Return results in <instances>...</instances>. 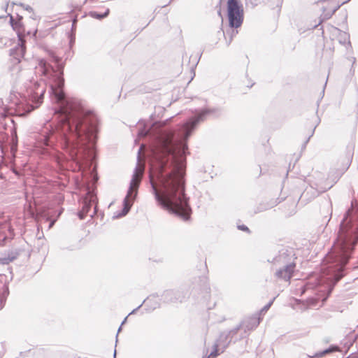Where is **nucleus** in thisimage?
<instances>
[{"mask_svg": "<svg viewBox=\"0 0 358 358\" xmlns=\"http://www.w3.org/2000/svg\"><path fill=\"white\" fill-rule=\"evenodd\" d=\"M54 67L45 59L39 61L40 71L47 80L52 99L58 103L55 120L48 122L42 130L41 141L44 147L66 152L79 162L87 149L94 150L99 138L100 120L95 111L80 100L68 97L64 91V64L61 58L52 56Z\"/></svg>", "mask_w": 358, "mask_h": 358, "instance_id": "1", "label": "nucleus"}, {"mask_svg": "<svg viewBox=\"0 0 358 358\" xmlns=\"http://www.w3.org/2000/svg\"><path fill=\"white\" fill-rule=\"evenodd\" d=\"M217 108L196 110L194 115L178 126L175 142L169 134L157 137L151 146L156 161L151 192L157 204L184 221L190 219L189 198L185 193L187 141L199 124Z\"/></svg>", "mask_w": 358, "mask_h": 358, "instance_id": "2", "label": "nucleus"}, {"mask_svg": "<svg viewBox=\"0 0 358 358\" xmlns=\"http://www.w3.org/2000/svg\"><path fill=\"white\" fill-rule=\"evenodd\" d=\"M355 245L351 241L342 239L335 248L331 264L325 271L327 286L320 292L324 304L331 295L336 283L346 275L347 265L354 251Z\"/></svg>", "mask_w": 358, "mask_h": 358, "instance_id": "3", "label": "nucleus"}, {"mask_svg": "<svg viewBox=\"0 0 358 358\" xmlns=\"http://www.w3.org/2000/svg\"><path fill=\"white\" fill-rule=\"evenodd\" d=\"M26 92L21 96V99L13 101L20 115L25 116L42 103L45 87L38 81L29 80L25 85Z\"/></svg>", "mask_w": 358, "mask_h": 358, "instance_id": "4", "label": "nucleus"}, {"mask_svg": "<svg viewBox=\"0 0 358 358\" xmlns=\"http://www.w3.org/2000/svg\"><path fill=\"white\" fill-rule=\"evenodd\" d=\"M296 259L294 248L289 246H281L278 253L267 261L273 266L278 267L274 275L280 280L286 282L292 278L296 268L295 259Z\"/></svg>", "mask_w": 358, "mask_h": 358, "instance_id": "5", "label": "nucleus"}, {"mask_svg": "<svg viewBox=\"0 0 358 358\" xmlns=\"http://www.w3.org/2000/svg\"><path fill=\"white\" fill-rule=\"evenodd\" d=\"M139 185L140 180L138 178L136 173L135 172L131 180L127 195L123 199L122 209L120 211L117 212L114 214V215L113 216V219L121 218L126 216L128 214V213L130 211L131 208L134 200L137 196Z\"/></svg>", "mask_w": 358, "mask_h": 358, "instance_id": "6", "label": "nucleus"}, {"mask_svg": "<svg viewBox=\"0 0 358 358\" xmlns=\"http://www.w3.org/2000/svg\"><path fill=\"white\" fill-rule=\"evenodd\" d=\"M139 185L140 180L138 178L136 173L135 172L131 180L127 195L123 199L122 209L120 211L117 212L114 214V215L113 216V219L121 218L126 216L128 214V213L130 211L131 208L134 200L137 196Z\"/></svg>", "mask_w": 358, "mask_h": 358, "instance_id": "7", "label": "nucleus"}, {"mask_svg": "<svg viewBox=\"0 0 358 358\" xmlns=\"http://www.w3.org/2000/svg\"><path fill=\"white\" fill-rule=\"evenodd\" d=\"M227 18L230 28L237 29L242 25L244 11L239 0H227Z\"/></svg>", "mask_w": 358, "mask_h": 358, "instance_id": "8", "label": "nucleus"}, {"mask_svg": "<svg viewBox=\"0 0 358 358\" xmlns=\"http://www.w3.org/2000/svg\"><path fill=\"white\" fill-rule=\"evenodd\" d=\"M262 321V318L258 315H254L250 317L245 318L237 327L227 332L226 337H230V340L227 344L223 345V348H225L228 344L231 342L234 336H236L241 329H244V334H247L249 331L255 329Z\"/></svg>", "mask_w": 358, "mask_h": 358, "instance_id": "9", "label": "nucleus"}, {"mask_svg": "<svg viewBox=\"0 0 358 358\" xmlns=\"http://www.w3.org/2000/svg\"><path fill=\"white\" fill-rule=\"evenodd\" d=\"M189 295V289L182 286L176 289H166L161 295V300L164 303H182Z\"/></svg>", "mask_w": 358, "mask_h": 358, "instance_id": "10", "label": "nucleus"}, {"mask_svg": "<svg viewBox=\"0 0 358 358\" xmlns=\"http://www.w3.org/2000/svg\"><path fill=\"white\" fill-rule=\"evenodd\" d=\"M331 186L319 187L317 184L310 185L309 187L306 188L301 194L300 199L305 201H310L313 199L318 196L321 193L329 189Z\"/></svg>", "mask_w": 358, "mask_h": 358, "instance_id": "11", "label": "nucleus"}, {"mask_svg": "<svg viewBox=\"0 0 358 358\" xmlns=\"http://www.w3.org/2000/svg\"><path fill=\"white\" fill-rule=\"evenodd\" d=\"M13 278V274L10 268H8V274L4 273L0 275V281L4 282L3 286L2 287V292H0V310L3 308L6 303V299L9 295V287L8 284L10 281H12Z\"/></svg>", "mask_w": 358, "mask_h": 358, "instance_id": "12", "label": "nucleus"}, {"mask_svg": "<svg viewBox=\"0 0 358 358\" xmlns=\"http://www.w3.org/2000/svg\"><path fill=\"white\" fill-rule=\"evenodd\" d=\"M194 289H199L208 294L210 292V286L208 282V278L206 276L194 278L192 282V290Z\"/></svg>", "mask_w": 358, "mask_h": 358, "instance_id": "13", "label": "nucleus"}, {"mask_svg": "<svg viewBox=\"0 0 358 358\" xmlns=\"http://www.w3.org/2000/svg\"><path fill=\"white\" fill-rule=\"evenodd\" d=\"M96 197L91 192H87V195L82 198V208L81 210L87 214L90 210L92 203L96 202Z\"/></svg>", "mask_w": 358, "mask_h": 358, "instance_id": "14", "label": "nucleus"}, {"mask_svg": "<svg viewBox=\"0 0 358 358\" xmlns=\"http://www.w3.org/2000/svg\"><path fill=\"white\" fill-rule=\"evenodd\" d=\"M8 15L10 17V24L13 29L16 31L19 39H20L21 31L24 30V25L22 23L23 17L21 15H17V18L14 19L12 15L9 14Z\"/></svg>", "mask_w": 358, "mask_h": 358, "instance_id": "15", "label": "nucleus"}, {"mask_svg": "<svg viewBox=\"0 0 358 358\" xmlns=\"http://www.w3.org/2000/svg\"><path fill=\"white\" fill-rule=\"evenodd\" d=\"M282 200V199L277 198L275 199H271L269 201L260 203L256 207L255 213H258L272 208L281 203Z\"/></svg>", "mask_w": 358, "mask_h": 358, "instance_id": "16", "label": "nucleus"}, {"mask_svg": "<svg viewBox=\"0 0 358 358\" xmlns=\"http://www.w3.org/2000/svg\"><path fill=\"white\" fill-rule=\"evenodd\" d=\"M2 229L8 231V234L0 236V245H4L8 241L13 239L15 236L13 229L9 224H4Z\"/></svg>", "mask_w": 358, "mask_h": 358, "instance_id": "17", "label": "nucleus"}, {"mask_svg": "<svg viewBox=\"0 0 358 358\" xmlns=\"http://www.w3.org/2000/svg\"><path fill=\"white\" fill-rule=\"evenodd\" d=\"M225 335H227V333L224 332L220 334V338L217 341V343H215L213 345V349L212 350L210 353L207 356L208 358H215L219 355L218 347L222 345L221 342L222 339L224 338L226 341L228 339L230 340V337H226Z\"/></svg>", "mask_w": 358, "mask_h": 358, "instance_id": "18", "label": "nucleus"}, {"mask_svg": "<svg viewBox=\"0 0 358 358\" xmlns=\"http://www.w3.org/2000/svg\"><path fill=\"white\" fill-rule=\"evenodd\" d=\"M344 3H343V2L341 3V4H338V6H336L334 8H333L332 10H327V11H325L324 10V13L321 15V20L319 22L318 24H315L314 26V28H317L320 26V24L324 20H329L330 19L333 15L340 8V7L341 6H343Z\"/></svg>", "mask_w": 358, "mask_h": 358, "instance_id": "19", "label": "nucleus"}, {"mask_svg": "<svg viewBox=\"0 0 358 358\" xmlns=\"http://www.w3.org/2000/svg\"><path fill=\"white\" fill-rule=\"evenodd\" d=\"M25 52L24 48L22 45L18 44L14 48L10 50V55L19 59V57H23Z\"/></svg>", "mask_w": 358, "mask_h": 358, "instance_id": "20", "label": "nucleus"}, {"mask_svg": "<svg viewBox=\"0 0 358 358\" xmlns=\"http://www.w3.org/2000/svg\"><path fill=\"white\" fill-rule=\"evenodd\" d=\"M336 31L338 32V41L341 44H345L348 42V45H351V43L350 41V35L348 33L345 31H343L341 29L332 27Z\"/></svg>", "mask_w": 358, "mask_h": 358, "instance_id": "21", "label": "nucleus"}, {"mask_svg": "<svg viewBox=\"0 0 358 358\" xmlns=\"http://www.w3.org/2000/svg\"><path fill=\"white\" fill-rule=\"evenodd\" d=\"M110 13V9L107 8L105 12L103 13H99L95 10L90 11L88 13V15L90 16L92 18L96 19V20H103L108 16Z\"/></svg>", "mask_w": 358, "mask_h": 358, "instance_id": "22", "label": "nucleus"}, {"mask_svg": "<svg viewBox=\"0 0 358 358\" xmlns=\"http://www.w3.org/2000/svg\"><path fill=\"white\" fill-rule=\"evenodd\" d=\"M21 252L20 249H13L9 250L6 256L8 257V261L13 262L20 256Z\"/></svg>", "mask_w": 358, "mask_h": 358, "instance_id": "23", "label": "nucleus"}, {"mask_svg": "<svg viewBox=\"0 0 358 358\" xmlns=\"http://www.w3.org/2000/svg\"><path fill=\"white\" fill-rule=\"evenodd\" d=\"M21 252L20 249H13L9 250L6 256L8 257V261L13 262L20 256Z\"/></svg>", "mask_w": 358, "mask_h": 358, "instance_id": "24", "label": "nucleus"}, {"mask_svg": "<svg viewBox=\"0 0 358 358\" xmlns=\"http://www.w3.org/2000/svg\"><path fill=\"white\" fill-rule=\"evenodd\" d=\"M227 34H228V33L227 32ZM237 34H238V31L237 30L232 29L231 32L230 34V36H229V40H227V37H226V33L223 32V34H224V36L225 37V39H226V43H227V46H229L231 44V41L233 40L234 36H235Z\"/></svg>", "mask_w": 358, "mask_h": 358, "instance_id": "25", "label": "nucleus"}, {"mask_svg": "<svg viewBox=\"0 0 358 358\" xmlns=\"http://www.w3.org/2000/svg\"><path fill=\"white\" fill-rule=\"evenodd\" d=\"M17 137L15 136L12 138V144L10 146V150L13 154H14L17 151Z\"/></svg>", "mask_w": 358, "mask_h": 358, "instance_id": "26", "label": "nucleus"}, {"mask_svg": "<svg viewBox=\"0 0 358 358\" xmlns=\"http://www.w3.org/2000/svg\"><path fill=\"white\" fill-rule=\"evenodd\" d=\"M275 297L273 298L267 304H266L260 310V313H266L270 307L272 306L273 301H275Z\"/></svg>", "mask_w": 358, "mask_h": 358, "instance_id": "27", "label": "nucleus"}, {"mask_svg": "<svg viewBox=\"0 0 358 358\" xmlns=\"http://www.w3.org/2000/svg\"><path fill=\"white\" fill-rule=\"evenodd\" d=\"M337 350H338V347L336 345H331L327 349H324V350L325 354L327 355V354L336 352V351H337Z\"/></svg>", "mask_w": 358, "mask_h": 358, "instance_id": "28", "label": "nucleus"}, {"mask_svg": "<svg viewBox=\"0 0 358 358\" xmlns=\"http://www.w3.org/2000/svg\"><path fill=\"white\" fill-rule=\"evenodd\" d=\"M237 229L240 231H243L250 234L251 233L250 229L245 224H239L237 226Z\"/></svg>", "mask_w": 358, "mask_h": 358, "instance_id": "29", "label": "nucleus"}, {"mask_svg": "<svg viewBox=\"0 0 358 358\" xmlns=\"http://www.w3.org/2000/svg\"><path fill=\"white\" fill-rule=\"evenodd\" d=\"M317 125L314 127V128L312 130V132L310 134V135L308 137V138L304 141V143H303L302 146H301V149L302 150H304L306 147V145L307 143H308V141H310V137L313 136L314 132H315V128H316Z\"/></svg>", "mask_w": 358, "mask_h": 358, "instance_id": "30", "label": "nucleus"}, {"mask_svg": "<svg viewBox=\"0 0 358 358\" xmlns=\"http://www.w3.org/2000/svg\"><path fill=\"white\" fill-rule=\"evenodd\" d=\"M11 261H8V257L6 255L4 257H0V264L8 265Z\"/></svg>", "mask_w": 358, "mask_h": 358, "instance_id": "31", "label": "nucleus"}, {"mask_svg": "<svg viewBox=\"0 0 358 358\" xmlns=\"http://www.w3.org/2000/svg\"><path fill=\"white\" fill-rule=\"evenodd\" d=\"M215 8L217 9V15H219L220 17L222 19L223 17L221 9V0L219 1L218 4L215 6Z\"/></svg>", "mask_w": 358, "mask_h": 358, "instance_id": "32", "label": "nucleus"}, {"mask_svg": "<svg viewBox=\"0 0 358 358\" xmlns=\"http://www.w3.org/2000/svg\"><path fill=\"white\" fill-rule=\"evenodd\" d=\"M20 6L23 7L26 10L29 11V13H33V8L29 5H25L22 3H20Z\"/></svg>", "mask_w": 358, "mask_h": 358, "instance_id": "33", "label": "nucleus"}, {"mask_svg": "<svg viewBox=\"0 0 358 358\" xmlns=\"http://www.w3.org/2000/svg\"><path fill=\"white\" fill-rule=\"evenodd\" d=\"M326 355L325 352H324V350H322V351H320V352H316L313 356H312L311 357H322L323 356Z\"/></svg>", "mask_w": 358, "mask_h": 358, "instance_id": "34", "label": "nucleus"}, {"mask_svg": "<svg viewBox=\"0 0 358 358\" xmlns=\"http://www.w3.org/2000/svg\"><path fill=\"white\" fill-rule=\"evenodd\" d=\"M87 214L84 213L82 210L78 212V216L80 220H84L86 217Z\"/></svg>", "mask_w": 358, "mask_h": 358, "instance_id": "35", "label": "nucleus"}, {"mask_svg": "<svg viewBox=\"0 0 358 358\" xmlns=\"http://www.w3.org/2000/svg\"><path fill=\"white\" fill-rule=\"evenodd\" d=\"M352 67H351V69L350 70V72L351 74H354L355 69H353V66H354V64L356 62V58L355 57H352Z\"/></svg>", "mask_w": 358, "mask_h": 358, "instance_id": "36", "label": "nucleus"}, {"mask_svg": "<svg viewBox=\"0 0 358 358\" xmlns=\"http://www.w3.org/2000/svg\"><path fill=\"white\" fill-rule=\"evenodd\" d=\"M159 295L158 294V293H155V294H151L148 298V300L150 301L151 300L152 298H157V297H159Z\"/></svg>", "mask_w": 358, "mask_h": 358, "instance_id": "37", "label": "nucleus"}, {"mask_svg": "<svg viewBox=\"0 0 358 358\" xmlns=\"http://www.w3.org/2000/svg\"><path fill=\"white\" fill-rule=\"evenodd\" d=\"M145 300H144V301H143V302L141 305H139L136 308L134 309V310H132V311L129 314V315H131V314H133V313H135V312H136L138 309H139V308L142 306L143 303H145Z\"/></svg>", "mask_w": 358, "mask_h": 358, "instance_id": "38", "label": "nucleus"}, {"mask_svg": "<svg viewBox=\"0 0 358 358\" xmlns=\"http://www.w3.org/2000/svg\"><path fill=\"white\" fill-rule=\"evenodd\" d=\"M43 352H44V351H43V349H39V350H38L37 351L34 352V356H37L38 355H41V354H43Z\"/></svg>", "mask_w": 358, "mask_h": 358, "instance_id": "39", "label": "nucleus"}, {"mask_svg": "<svg viewBox=\"0 0 358 358\" xmlns=\"http://www.w3.org/2000/svg\"><path fill=\"white\" fill-rule=\"evenodd\" d=\"M122 326H120L118 329H117V334H116V341H115V345L117 344V338H118V334L122 330Z\"/></svg>", "mask_w": 358, "mask_h": 358, "instance_id": "40", "label": "nucleus"}, {"mask_svg": "<svg viewBox=\"0 0 358 358\" xmlns=\"http://www.w3.org/2000/svg\"><path fill=\"white\" fill-rule=\"evenodd\" d=\"M31 351V349H29L27 350V351H24V352H20V356L22 357V358H24V357L25 356V354L28 352H30Z\"/></svg>", "mask_w": 358, "mask_h": 358, "instance_id": "41", "label": "nucleus"}, {"mask_svg": "<svg viewBox=\"0 0 358 358\" xmlns=\"http://www.w3.org/2000/svg\"><path fill=\"white\" fill-rule=\"evenodd\" d=\"M76 23H77V18L76 17L73 22H72V29H75L76 28Z\"/></svg>", "mask_w": 358, "mask_h": 358, "instance_id": "42", "label": "nucleus"}, {"mask_svg": "<svg viewBox=\"0 0 358 358\" xmlns=\"http://www.w3.org/2000/svg\"><path fill=\"white\" fill-rule=\"evenodd\" d=\"M310 287L308 285H306L303 287L302 288V294L306 292V289H309Z\"/></svg>", "mask_w": 358, "mask_h": 358, "instance_id": "43", "label": "nucleus"}, {"mask_svg": "<svg viewBox=\"0 0 358 358\" xmlns=\"http://www.w3.org/2000/svg\"><path fill=\"white\" fill-rule=\"evenodd\" d=\"M139 136L146 135V131L144 129L140 130L138 132Z\"/></svg>", "mask_w": 358, "mask_h": 358, "instance_id": "44", "label": "nucleus"}, {"mask_svg": "<svg viewBox=\"0 0 358 358\" xmlns=\"http://www.w3.org/2000/svg\"><path fill=\"white\" fill-rule=\"evenodd\" d=\"M347 19H348V14H347L346 12H345V13L343 15V22H347Z\"/></svg>", "mask_w": 358, "mask_h": 358, "instance_id": "45", "label": "nucleus"}, {"mask_svg": "<svg viewBox=\"0 0 358 358\" xmlns=\"http://www.w3.org/2000/svg\"><path fill=\"white\" fill-rule=\"evenodd\" d=\"M277 1H278L277 6L280 8V7H281V5H282V1H283V0H277Z\"/></svg>", "mask_w": 358, "mask_h": 358, "instance_id": "46", "label": "nucleus"}, {"mask_svg": "<svg viewBox=\"0 0 358 358\" xmlns=\"http://www.w3.org/2000/svg\"><path fill=\"white\" fill-rule=\"evenodd\" d=\"M199 59H198L196 61V63L194 65H193L192 67H191V69L192 71L194 70V69L196 67V66L197 65V64L199 63Z\"/></svg>", "mask_w": 358, "mask_h": 358, "instance_id": "47", "label": "nucleus"}, {"mask_svg": "<svg viewBox=\"0 0 358 358\" xmlns=\"http://www.w3.org/2000/svg\"><path fill=\"white\" fill-rule=\"evenodd\" d=\"M30 17L33 20H36L37 18L36 14L34 12L32 13V15L30 16Z\"/></svg>", "mask_w": 358, "mask_h": 358, "instance_id": "48", "label": "nucleus"}, {"mask_svg": "<svg viewBox=\"0 0 358 358\" xmlns=\"http://www.w3.org/2000/svg\"><path fill=\"white\" fill-rule=\"evenodd\" d=\"M309 301H310V302H309V303H310L311 305H315V300L314 299H309Z\"/></svg>", "mask_w": 358, "mask_h": 358, "instance_id": "49", "label": "nucleus"}, {"mask_svg": "<svg viewBox=\"0 0 358 358\" xmlns=\"http://www.w3.org/2000/svg\"><path fill=\"white\" fill-rule=\"evenodd\" d=\"M159 306H160L159 303H156L155 304V306L152 307V309L154 310V309H155L157 308H159Z\"/></svg>", "mask_w": 358, "mask_h": 358, "instance_id": "50", "label": "nucleus"}, {"mask_svg": "<svg viewBox=\"0 0 358 358\" xmlns=\"http://www.w3.org/2000/svg\"><path fill=\"white\" fill-rule=\"evenodd\" d=\"M127 317H128V316H127V317L123 320V321L122 322V323H121V324H120L121 326H122L124 324H125V322H127Z\"/></svg>", "mask_w": 358, "mask_h": 358, "instance_id": "51", "label": "nucleus"}, {"mask_svg": "<svg viewBox=\"0 0 358 358\" xmlns=\"http://www.w3.org/2000/svg\"><path fill=\"white\" fill-rule=\"evenodd\" d=\"M248 336V333L244 334L241 338H239V340H241V338H245Z\"/></svg>", "mask_w": 358, "mask_h": 358, "instance_id": "52", "label": "nucleus"}, {"mask_svg": "<svg viewBox=\"0 0 358 358\" xmlns=\"http://www.w3.org/2000/svg\"><path fill=\"white\" fill-rule=\"evenodd\" d=\"M116 355H117V351H116V349L115 348L114 352H113V358H116Z\"/></svg>", "mask_w": 358, "mask_h": 358, "instance_id": "53", "label": "nucleus"}, {"mask_svg": "<svg viewBox=\"0 0 358 358\" xmlns=\"http://www.w3.org/2000/svg\"><path fill=\"white\" fill-rule=\"evenodd\" d=\"M74 43V39H71L70 41V45H72Z\"/></svg>", "mask_w": 358, "mask_h": 358, "instance_id": "54", "label": "nucleus"}, {"mask_svg": "<svg viewBox=\"0 0 358 358\" xmlns=\"http://www.w3.org/2000/svg\"><path fill=\"white\" fill-rule=\"evenodd\" d=\"M141 150V148H140L138 149V158L139 157V155H140Z\"/></svg>", "mask_w": 358, "mask_h": 358, "instance_id": "55", "label": "nucleus"}, {"mask_svg": "<svg viewBox=\"0 0 358 358\" xmlns=\"http://www.w3.org/2000/svg\"><path fill=\"white\" fill-rule=\"evenodd\" d=\"M96 210V207H95V208H94V213H93L92 215H90L92 217H94V215L95 214Z\"/></svg>", "mask_w": 358, "mask_h": 358, "instance_id": "56", "label": "nucleus"}, {"mask_svg": "<svg viewBox=\"0 0 358 358\" xmlns=\"http://www.w3.org/2000/svg\"><path fill=\"white\" fill-rule=\"evenodd\" d=\"M63 212V209H61L59 211V213H58V216H59Z\"/></svg>", "mask_w": 358, "mask_h": 358, "instance_id": "57", "label": "nucleus"}, {"mask_svg": "<svg viewBox=\"0 0 358 358\" xmlns=\"http://www.w3.org/2000/svg\"><path fill=\"white\" fill-rule=\"evenodd\" d=\"M172 1H173V0H170V1H169V2L168 3V5H169V4ZM167 6V4H166V5H164V6H162V8H164V7H165V6Z\"/></svg>", "mask_w": 358, "mask_h": 358, "instance_id": "58", "label": "nucleus"}, {"mask_svg": "<svg viewBox=\"0 0 358 358\" xmlns=\"http://www.w3.org/2000/svg\"><path fill=\"white\" fill-rule=\"evenodd\" d=\"M350 1V0H345V1H344L343 2V3H346L349 2Z\"/></svg>", "mask_w": 358, "mask_h": 358, "instance_id": "59", "label": "nucleus"}, {"mask_svg": "<svg viewBox=\"0 0 358 358\" xmlns=\"http://www.w3.org/2000/svg\"><path fill=\"white\" fill-rule=\"evenodd\" d=\"M203 358H208L207 357H203Z\"/></svg>", "mask_w": 358, "mask_h": 358, "instance_id": "60", "label": "nucleus"}, {"mask_svg": "<svg viewBox=\"0 0 358 358\" xmlns=\"http://www.w3.org/2000/svg\"><path fill=\"white\" fill-rule=\"evenodd\" d=\"M78 358H80V357H78Z\"/></svg>", "mask_w": 358, "mask_h": 358, "instance_id": "61", "label": "nucleus"}]
</instances>
